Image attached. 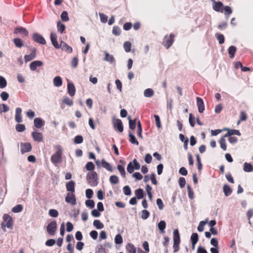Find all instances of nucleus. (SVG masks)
Returning a JSON list of instances; mask_svg holds the SVG:
<instances>
[{"label": "nucleus", "instance_id": "1", "mask_svg": "<svg viewBox=\"0 0 253 253\" xmlns=\"http://www.w3.org/2000/svg\"><path fill=\"white\" fill-rule=\"evenodd\" d=\"M55 153L51 157V162L55 165L62 162L63 149L59 145L55 146Z\"/></svg>", "mask_w": 253, "mask_h": 253}, {"label": "nucleus", "instance_id": "2", "mask_svg": "<svg viewBox=\"0 0 253 253\" xmlns=\"http://www.w3.org/2000/svg\"><path fill=\"white\" fill-rule=\"evenodd\" d=\"M3 222L1 223V228L5 232L6 227L9 229H12L13 226V220L12 218L7 213L4 214L2 217Z\"/></svg>", "mask_w": 253, "mask_h": 253}, {"label": "nucleus", "instance_id": "3", "mask_svg": "<svg viewBox=\"0 0 253 253\" xmlns=\"http://www.w3.org/2000/svg\"><path fill=\"white\" fill-rule=\"evenodd\" d=\"M175 36L173 34L171 33L169 36L166 35L163 41V45L167 48H169L173 44L174 41Z\"/></svg>", "mask_w": 253, "mask_h": 253}, {"label": "nucleus", "instance_id": "4", "mask_svg": "<svg viewBox=\"0 0 253 253\" xmlns=\"http://www.w3.org/2000/svg\"><path fill=\"white\" fill-rule=\"evenodd\" d=\"M87 179L88 183L91 185L95 186L97 184V174L95 171H92L91 172H88L86 176Z\"/></svg>", "mask_w": 253, "mask_h": 253}, {"label": "nucleus", "instance_id": "5", "mask_svg": "<svg viewBox=\"0 0 253 253\" xmlns=\"http://www.w3.org/2000/svg\"><path fill=\"white\" fill-rule=\"evenodd\" d=\"M65 200L67 203L72 205H75L77 204L76 198L74 193H68Z\"/></svg>", "mask_w": 253, "mask_h": 253}, {"label": "nucleus", "instance_id": "6", "mask_svg": "<svg viewBox=\"0 0 253 253\" xmlns=\"http://www.w3.org/2000/svg\"><path fill=\"white\" fill-rule=\"evenodd\" d=\"M57 229V223L55 221L50 222L47 226V232L50 235H54Z\"/></svg>", "mask_w": 253, "mask_h": 253}, {"label": "nucleus", "instance_id": "7", "mask_svg": "<svg viewBox=\"0 0 253 253\" xmlns=\"http://www.w3.org/2000/svg\"><path fill=\"white\" fill-rule=\"evenodd\" d=\"M212 2V8L216 11L221 13L223 12V4L221 1H216L215 0H211Z\"/></svg>", "mask_w": 253, "mask_h": 253}, {"label": "nucleus", "instance_id": "8", "mask_svg": "<svg viewBox=\"0 0 253 253\" xmlns=\"http://www.w3.org/2000/svg\"><path fill=\"white\" fill-rule=\"evenodd\" d=\"M114 129L119 132H122L124 130V127L122 122L120 119H115L113 122Z\"/></svg>", "mask_w": 253, "mask_h": 253}, {"label": "nucleus", "instance_id": "9", "mask_svg": "<svg viewBox=\"0 0 253 253\" xmlns=\"http://www.w3.org/2000/svg\"><path fill=\"white\" fill-rule=\"evenodd\" d=\"M37 56V49L33 47L31 49V52L29 55H25L24 56V59L26 62L30 61L35 59Z\"/></svg>", "mask_w": 253, "mask_h": 253}, {"label": "nucleus", "instance_id": "10", "mask_svg": "<svg viewBox=\"0 0 253 253\" xmlns=\"http://www.w3.org/2000/svg\"><path fill=\"white\" fill-rule=\"evenodd\" d=\"M33 39L35 42L40 44H45L46 43V41L43 37L38 33H34L33 35Z\"/></svg>", "mask_w": 253, "mask_h": 253}, {"label": "nucleus", "instance_id": "11", "mask_svg": "<svg viewBox=\"0 0 253 253\" xmlns=\"http://www.w3.org/2000/svg\"><path fill=\"white\" fill-rule=\"evenodd\" d=\"M32 136L33 139L38 142H41L42 141L43 139V136L42 133L35 131H33L32 134Z\"/></svg>", "mask_w": 253, "mask_h": 253}, {"label": "nucleus", "instance_id": "12", "mask_svg": "<svg viewBox=\"0 0 253 253\" xmlns=\"http://www.w3.org/2000/svg\"><path fill=\"white\" fill-rule=\"evenodd\" d=\"M20 147L22 154L30 152L32 149V146L30 143H21Z\"/></svg>", "mask_w": 253, "mask_h": 253}, {"label": "nucleus", "instance_id": "13", "mask_svg": "<svg viewBox=\"0 0 253 253\" xmlns=\"http://www.w3.org/2000/svg\"><path fill=\"white\" fill-rule=\"evenodd\" d=\"M67 191L68 193H75V183L74 181L71 180L67 182L66 184Z\"/></svg>", "mask_w": 253, "mask_h": 253}, {"label": "nucleus", "instance_id": "14", "mask_svg": "<svg viewBox=\"0 0 253 253\" xmlns=\"http://www.w3.org/2000/svg\"><path fill=\"white\" fill-rule=\"evenodd\" d=\"M34 126L37 128H41L45 125V122L40 118H36L34 121Z\"/></svg>", "mask_w": 253, "mask_h": 253}, {"label": "nucleus", "instance_id": "15", "mask_svg": "<svg viewBox=\"0 0 253 253\" xmlns=\"http://www.w3.org/2000/svg\"><path fill=\"white\" fill-rule=\"evenodd\" d=\"M196 100L197 105L198 108V111L200 113H202L204 112L205 110V105L203 100L201 98L199 97H197L196 98Z\"/></svg>", "mask_w": 253, "mask_h": 253}, {"label": "nucleus", "instance_id": "16", "mask_svg": "<svg viewBox=\"0 0 253 253\" xmlns=\"http://www.w3.org/2000/svg\"><path fill=\"white\" fill-rule=\"evenodd\" d=\"M59 48H61L63 50H64L69 53L73 51L72 48L67 43L62 41L60 42Z\"/></svg>", "mask_w": 253, "mask_h": 253}, {"label": "nucleus", "instance_id": "17", "mask_svg": "<svg viewBox=\"0 0 253 253\" xmlns=\"http://www.w3.org/2000/svg\"><path fill=\"white\" fill-rule=\"evenodd\" d=\"M50 37L53 46L57 49H59L60 44H59L57 42L56 34L53 33H51Z\"/></svg>", "mask_w": 253, "mask_h": 253}, {"label": "nucleus", "instance_id": "18", "mask_svg": "<svg viewBox=\"0 0 253 253\" xmlns=\"http://www.w3.org/2000/svg\"><path fill=\"white\" fill-rule=\"evenodd\" d=\"M22 109L20 108H17L15 110V120L17 123H20L22 122Z\"/></svg>", "mask_w": 253, "mask_h": 253}, {"label": "nucleus", "instance_id": "19", "mask_svg": "<svg viewBox=\"0 0 253 253\" xmlns=\"http://www.w3.org/2000/svg\"><path fill=\"white\" fill-rule=\"evenodd\" d=\"M43 65L42 62L39 60L34 61L31 63L30 68L32 71L36 70L38 67H41Z\"/></svg>", "mask_w": 253, "mask_h": 253}, {"label": "nucleus", "instance_id": "20", "mask_svg": "<svg viewBox=\"0 0 253 253\" xmlns=\"http://www.w3.org/2000/svg\"><path fill=\"white\" fill-rule=\"evenodd\" d=\"M226 130L227 131V132L224 135V137H228L230 136L233 135H237L238 136L241 135V133L238 130L236 129H230L227 128H226Z\"/></svg>", "mask_w": 253, "mask_h": 253}, {"label": "nucleus", "instance_id": "21", "mask_svg": "<svg viewBox=\"0 0 253 253\" xmlns=\"http://www.w3.org/2000/svg\"><path fill=\"white\" fill-rule=\"evenodd\" d=\"M14 34L22 33L25 36L27 37L29 35V32L27 29L23 27H17L14 30Z\"/></svg>", "mask_w": 253, "mask_h": 253}, {"label": "nucleus", "instance_id": "22", "mask_svg": "<svg viewBox=\"0 0 253 253\" xmlns=\"http://www.w3.org/2000/svg\"><path fill=\"white\" fill-rule=\"evenodd\" d=\"M173 243L180 244V238L178 230L176 229L173 230Z\"/></svg>", "mask_w": 253, "mask_h": 253}, {"label": "nucleus", "instance_id": "23", "mask_svg": "<svg viewBox=\"0 0 253 253\" xmlns=\"http://www.w3.org/2000/svg\"><path fill=\"white\" fill-rule=\"evenodd\" d=\"M68 92L71 96H73L76 92L75 87L73 84L69 83L67 85Z\"/></svg>", "mask_w": 253, "mask_h": 253}, {"label": "nucleus", "instance_id": "24", "mask_svg": "<svg viewBox=\"0 0 253 253\" xmlns=\"http://www.w3.org/2000/svg\"><path fill=\"white\" fill-rule=\"evenodd\" d=\"M199 240L198 234L197 233H194L191 236V241L192 244L193 248H194L195 244Z\"/></svg>", "mask_w": 253, "mask_h": 253}, {"label": "nucleus", "instance_id": "25", "mask_svg": "<svg viewBox=\"0 0 253 253\" xmlns=\"http://www.w3.org/2000/svg\"><path fill=\"white\" fill-rule=\"evenodd\" d=\"M126 250L128 253H136V249L131 243H128L126 246Z\"/></svg>", "mask_w": 253, "mask_h": 253}, {"label": "nucleus", "instance_id": "26", "mask_svg": "<svg viewBox=\"0 0 253 253\" xmlns=\"http://www.w3.org/2000/svg\"><path fill=\"white\" fill-rule=\"evenodd\" d=\"M53 84L55 86L59 87L62 84V78L59 76L55 77L53 79Z\"/></svg>", "mask_w": 253, "mask_h": 253}, {"label": "nucleus", "instance_id": "27", "mask_svg": "<svg viewBox=\"0 0 253 253\" xmlns=\"http://www.w3.org/2000/svg\"><path fill=\"white\" fill-rule=\"evenodd\" d=\"M158 227L161 233H164L166 227V222L164 220H161L158 224Z\"/></svg>", "mask_w": 253, "mask_h": 253}, {"label": "nucleus", "instance_id": "28", "mask_svg": "<svg viewBox=\"0 0 253 253\" xmlns=\"http://www.w3.org/2000/svg\"><path fill=\"white\" fill-rule=\"evenodd\" d=\"M102 166L104 168L110 171H112L113 169L110 164L107 162L104 159H103L101 161Z\"/></svg>", "mask_w": 253, "mask_h": 253}, {"label": "nucleus", "instance_id": "29", "mask_svg": "<svg viewBox=\"0 0 253 253\" xmlns=\"http://www.w3.org/2000/svg\"><path fill=\"white\" fill-rule=\"evenodd\" d=\"M223 192L226 196H228L231 195L232 190L230 187L228 185H224L223 187Z\"/></svg>", "mask_w": 253, "mask_h": 253}, {"label": "nucleus", "instance_id": "30", "mask_svg": "<svg viewBox=\"0 0 253 253\" xmlns=\"http://www.w3.org/2000/svg\"><path fill=\"white\" fill-rule=\"evenodd\" d=\"M237 49L235 46H230L228 48V53L230 55V57L233 58L235 56V54L236 52Z\"/></svg>", "mask_w": 253, "mask_h": 253}, {"label": "nucleus", "instance_id": "31", "mask_svg": "<svg viewBox=\"0 0 253 253\" xmlns=\"http://www.w3.org/2000/svg\"><path fill=\"white\" fill-rule=\"evenodd\" d=\"M243 169L246 172H251L253 170V167L250 163H245Z\"/></svg>", "mask_w": 253, "mask_h": 253}, {"label": "nucleus", "instance_id": "32", "mask_svg": "<svg viewBox=\"0 0 253 253\" xmlns=\"http://www.w3.org/2000/svg\"><path fill=\"white\" fill-rule=\"evenodd\" d=\"M135 194L138 199H141L144 197L143 190L141 188L136 189L135 191Z\"/></svg>", "mask_w": 253, "mask_h": 253}, {"label": "nucleus", "instance_id": "33", "mask_svg": "<svg viewBox=\"0 0 253 253\" xmlns=\"http://www.w3.org/2000/svg\"><path fill=\"white\" fill-rule=\"evenodd\" d=\"M15 45L18 48H21L23 46L22 41L19 38H15L13 40Z\"/></svg>", "mask_w": 253, "mask_h": 253}, {"label": "nucleus", "instance_id": "34", "mask_svg": "<svg viewBox=\"0 0 253 253\" xmlns=\"http://www.w3.org/2000/svg\"><path fill=\"white\" fill-rule=\"evenodd\" d=\"M93 224L98 229H100L104 228V224L99 220L98 219L94 220Z\"/></svg>", "mask_w": 253, "mask_h": 253}, {"label": "nucleus", "instance_id": "35", "mask_svg": "<svg viewBox=\"0 0 253 253\" xmlns=\"http://www.w3.org/2000/svg\"><path fill=\"white\" fill-rule=\"evenodd\" d=\"M129 140L130 143L133 144H135L136 145H138L139 144V143L138 141L136 140L135 136L132 134L131 132H129Z\"/></svg>", "mask_w": 253, "mask_h": 253}, {"label": "nucleus", "instance_id": "36", "mask_svg": "<svg viewBox=\"0 0 253 253\" xmlns=\"http://www.w3.org/2000/svg\"><path fill=\"white\" fill-rule=\"evenodd\" d=\"M124 49L126 52H129L131 50V43L129 42H125L123 45Z\"/></svg>", "mask_w": 253, "mask_h": 253}, {"label": "nucleus", "instance_id": "37", "mask_svg": "<svg viewBox=\"0 0 253 253\" xmlns=\"http://www.w3.org/2000/svg\"><path fill=\"white\" fill-rule=\"evenodd\" d=\"M144 95L146 97H151L154 95V91L151 88H147L144 90Z\"/></svg>", "mask_w": 253, "mask_h": 253}, {"label": "nucleus", "instance_id": "38", "mask_svg": "<svg viewBox=\"0 0 253 253\" xmlns=\"http://www.w3.org/2000/svg\"><path fill=\"white\" fill-rule=\"evenodd\" d=\"M225 137L224 136H222L219 140L220 147L224 151L226 150V144Z\"/></svg>", "mask_w": 253, "mask_h": 253}, {"label": "nucleus", "instance_id": "39", "mask_svg": "<svg viewBox=\"0 0 253 253\" xmlns=\"http://www.w3.org/2000/svg\"><path fill=\"white\" fill-rule=\"evenodd\" d=\"M142 128L141 123L139 121L137 122V135L139 137L142 138Z\"/></svg>", "mask_w": 253, "mask_h": 253}, {"label": "nucleus", "instance_id": "40", "mask_svg": "<svg viewBox=\"0 0 253 253\" xmlns=\"http://www.w3.org/2000/svg\"><path fill=\"white\" fill-rule=\"evenodd\" d=\"M104 60L110 62V63H113L115 62V59L113 55H110L107 52L105 53V57Z\"/></svg>", "mask_w": 253, "mask_h": 253}, {"label": "nucleus", "instance_id": "41", "mask_svg": "<svg viewBox=\"0 0 253 253\" xmlns=\"http://www.w3.org/2000/svg\"><path fill=\"white\" fill-rule=\"evenodd\" d=\"M6 85L7 82L5 79L3 77L0 76V88H3L5 87Z\"/></svg>", "mask_w": 253, "mask_h": 253}, {"label": "nucleus", "instance_id": "42", "mask_svg": "<svg viewBox=\"0 0 253 253\" xmlns=\"http://www.w3.org/2000/svg\"><path fill=\"white\" fill-rule=\"evenodd\" d=\"M23 209L22 205H17L13 207L12 209V211L15 213H18L21 212Z\"/></svg>", "mask_w": 253, "mask_h": 253}, {"label": "nucleus", "instance_id": "43", "mask_svg": "<svg viewBox=\"0 0 253 253\" xmlns=\"http://www.w3.org/2000/svg\"><path fill=\"white\" fill-rule=\"evenodd\" d=\"M63 102L67 105L69 106H71L73 104L72 100L69 98L68 97H65L62 100Z\"/></svg>", "mask_w": 253, "mask_h": 253}, {"label": "nucleus", "instance_id": "44", "mask_svg": "<svg viewBox=\"0 0 253 253\" xmlns=\"http://www.w3.org/2000/svg\"><path fill=\"white\" fill-rule=\"evenodd\" d=\"M78 62H79V59H78V56H77L74 57L72 59L71 62V66L74 68H76L78 65Z\"/></svg>", "mask_w": 253, "mask_h": 253}, {"label": "nucleus", "instance_id": "45", "mask_svg": "<svg viewBox=\"0 0 253 253\" xmlns=\"http://www.w3.org/2000/svg\"><path fill=\"white\" fill-rule=\"evenodd\" d=\"M49 215L52 217H57L58 216V212L56 210L50 209L48 212Z\"/></svg>", "mask_w": 253, "mask_h": 253}, {"label": "nucleus", "instance_id": "46", "mask_svg": "<svg viewBox=\"0 0 253 253\" xmlns=\"http://www.w3.org/2000/svg\"><path fill=\"white\" fill-rule=\"evenodd\" d=\"M57 27L58 31L60 32L61 33H62L65 29V25L61 23V22L60 21H59L57 23Z\"/></svg>", "mask_w": 253, "mask_h": 253}, {"label": "nucleus", "instance_id": "47", "mask_svg": "<svg viewBox=\"0 0 253 253\" xmlns=\"http://www.w3.org/2000/svg\"><path fill=\"white\" fill-rule=\"evenodd\" d=\"M113 34L115 36H119L121 33V30L118 26H114L112 30Z\"/></svg>", "mask_w": 253, "mask_h": 253}, {"label": "nucleus", "instance_id": "48", "mask_svg": "<svg viewBox=\"0 0 253 253\" xmlns=\"http://www.w3.org/2000/svg\"><path fill=\"white\" fill-rule=\"evenodd\" d=\"M117 169L119 170V171H120L122 176L123 177H125L126 176V172H125V168H124V166H123L121 165H118L117 166Z\"/></svg>", "mask_w": 253, "mask_h": 253}, {"label": "nucleus", "instance_id": "49", "mask_svg": "<svg viewBox=\"0 0 253 253\" xmlns=\"http://www.w3.org/2000/svg\"><path fill=\"white\" fill-rule=\"evenodd\" d=\"M85 168L87 170L92 171L94 170L95 166L92 162H89L86 164Z\"/></svg>", "mask_w": 253, "mask_h": 253}, {"label": "nucleus", "instance_id": "50", "mask_svg": "<svg viewBox=\"0 0 253 253\" xmlns=\"http://www.w3.org/2000/svg\"><path fill=\"white\" fill-rule=\"evenodd\" d=\"M110 181L111 183L116 184L119 182V178L116 175H113L110 177Z\"/></svg>", "mask_w": 253, "mask_h": 253}, {"label": "nucleus", "instance_id": "51", "mask_svg": "<svg viewBox=\"0 0 253 253\" xmlns=\"http://www.w3.org/2000/svg\"><path fill=\"white\" fill-rule=\"evenodd\" d=\"M61 20L63 21H68L69 20L68 17V13L66 11H63L61 15Z\"/></svg>", "mask_w": 253, "mask_h": 253}, {"label": "nucleus", "instance_id": "52", "mask_svg": "<svg viewBox=\"0 0 253 253\" xmlns=\"http://www.w3.org/2000/svg\"><path fill=\"white\" fill-rule=\"evenodd\" d=\"M129 119V127L131 129H134L136 127V122L135 120H132L130 119V117H128Z\"/></svg>", "mask_w": 253, "mask_h": 253}, {"label": "nucleus", "instance_id": "53", "mask_svg": "<svg viewBox=\"0 0 253 253\" xmlns=\"http://www.w3.org/2000/svg\"><path fill=\"white\" fill-rule=\"evenodd\" d=\"M188 195L190 199H193L194 197V192L190 185L187 186Z\"/></svg>", "mask_w": 253, "mask_h": 253}, {"label": "nucleus", "instance_id": "54", "mask_svg": "<svg viewBox=\"0 0 253 253\" xmlns=\"http://www.w3.org/2000/svg\"><path fill=\"white\" fill-rule=\"evenodd\" d=\"M223 9L225 15H227V16L232 13V10L231 7L229 6H224Z\"/></svg>", "mask_w": 253, "mask_h": 253}, {"label": "nucleus", "instance_id": "55", "mask_svg": "<svg viewBox=\"0 0 253 253\" xmlns=\"http://www.w3.org/2000/svg\"><path fill=\"white\" fill-rule=\"evenodd\" d=\"M149 215H150V213L148 211H147L146 210H143L141 211V218L142 219H146L147 218H148Z\"/></svg>", "mask_w": 253, "mask_h": 253}, {"label": "nucleus", "instance_id": "56", "mask_svg": "<svg viewBox=\"0 0 253 253\" xmlns=\"http://www.w3.org/2000/svg\"><path fill=\"white\" fill-rule=\"evenodd\" d=\"M9 109V108L5 104H0V112H6Z\"/></svg>", "mask_w": 253, "mask_h": 253}, {"label": "nucleus", "instance_id": "57", "mask_svg": "<svg viewBox=\"0 0 253 253\" xmlns=\"http://www.w3.org/2000/svg\"><path fill=\"white\" fill-rule=\"evenodd\" d=\"M206 223H207V221H200V222L198 226V228H197L198 231L203 232L204 230V226H205V225Z\"/></svg>", "mask_w": 253, "mask_h": 253}, {"label": "nucleus", "instance_id": "58", "mask_svg": "<svg viewBox=\"0 0 253 253\" xmlns=\"http://www.w3.org/2000/svg\"><path fill=\"white\" fill-rule=\"evenodd\" d=\"M226 130V127L223 128L222 129H215V130H211V134L212 136H215L218 134L219 133H221V132L223 131H225Z\"/></svg>", "mask_w": 253, "mask_h": 253}, {"label": "nucleus", "instance_id": "59", "mask_svg": "<svg viewBox=\"0 0 253 253\" xmlns=\"http://www.w3.org/2000/svg\"><path fill=\"white\" fill-rule=\"evenodd\" d=\"M115 242L117 244H120L123 243V238L120 234H117L115 236Z\"/></svg>", "mask_w": 253, "mask_h": 253}, {"label": "nucleus", "instance_id": "60", "mask_svg": "<svg viewBox=\"0 0 253 253\" xmlns=\"http://www.w3.org/2000/svg\"><path fill=\"white\" fill-rule=\"evenodd\" d=\"M83 141V137L81 135H77L74 138V143L75 144H80Z\"/></svg>", "mask_w": 253, "mask_h": 253}, {"label": "nucleus", "instance_id": "61", "mask_svg": "<svg viewBox=\"0 0 253 253\" xmlns=\"http://www.w3.org/2000/svg\"><path fill=\"white\" fill-rule=\"evenodd\" d=\"M154 118L155 119V122H156V124L157 127L159 128H161L162 127V126H161V121H160L159 116L157 115H155Z\"/></svg>", "mask_w": 253, "mask_h": 253}, {"label": "nucleus", "instance_id": "62", "mask_svg": "<svg viewBox=\"0 0 253 253\" xmlns=\"http://www.w3.org/2000/svg\"><path fill=\"white\" fill-rule=\"evenodd\" d=\"M25 126L23 124H17L16 126V129L18 132H22L25 129Z\"/></svg>", "mask_w": 253, "mask_h": 253}, {"label": "nucleus", "instance_id": "63", "mask_svg": "<svg viewBox=\"0 0 253 253\" xmlns=\"http://www.w3.org/2000/svg\"><path fill=\"white\" fill-rule=\"evenodd\" d=\"M123 191L126 195L129 196L131 194V189L129 186H125L123 188Z\"/></svg>", "mask_w": 253, "mask_h": 253}, {"label": "nucleus", "instance_id": "64", "mask_svg": "<svg viewBox=\"0 0 253 253\" xmlns=\"http://www.w3.org/2000/svg\"><path fill=\"white\" fill-rule=\"evenodd\" d=\"M99 16L100 18V21L102 23H106L108 20V16L104 14V13H99Z\"/></svg>", "mask_w": 253, "mask_h": 253}]
</instances>
